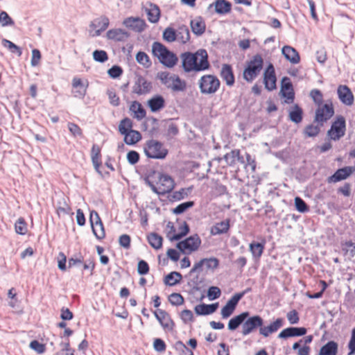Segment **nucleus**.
<instances>
[{"mask_svg":"<svg viewBox=\"0 0 355 355\" xmlns=\"http://www.w3.org/2000/svg\"><path fill=\"white\" fill-rule=\"evenodd\" d=\"M236 156H238V150H232L224 155V159L229 166H232L236 164Z\"/></svg>","mask_w":355,"mask_h":355,"instance_id":"3c124183","label":"nucleus"},{"mask_svg":"<svg viewBox=\"0 0 355 355\" xmlns=\"http://www.w3.org/2000/svg\"><path fill=\"white\" fill-rule=\"evenodd\" d=\"M154 315L164 329L167 331H172L173 329L174 322L166 311L162 309H158L154 311Z\"/></svg>","mask_w":355,"mask_h":355,"instance_id":"f8f14e48","label":"nucleus"},{"mask_svg":"<svg viewBox=\"0 0 355 355\" xmlns=\"http://www.w3.org/2000/svg\"><path fill=\"white\" fill-rule=\"evenodd\" d=\"M250 315L248 311H245L241 314L234 316L228 322V329L230 331L236 330L241 324H243L244 320Z\"/></svg>","mask_w":355,"mask_h":355,"instance_id":"c85d7f7f","label":"nucleus"},{"mask_svg":"<svg viewBox=\"0 0 355 355\" xmlns=\"http://www.w3.org/2000/svg\"><path fill=\"white\" fill-rule=\"evenodd\" d=\"M276 76L274 67L270 64L263 73V83L265 88L268 91H272L276 88Z\"/></svg>","mask_w":355,"mask_h":355,"instance_id":"9b49d317","label":"nucleus"},{"mask_svg":"<svg viewBox=\"0 0 355 355\" xmlns=\"http://www.w3.org/2000/svg\"><path fill=\"white\" fill-rule=\"evenodd\" d=\"M147 104L151 112H157L165 107V100L161 95H155L150 98Z\"/></svg>","mask_w":355,"mask_h":355,"instance_id":"a878e982","label":"nucleus"},{"mask_svg":"<svg viewBox=\"0 0 355 355\" xmlns=\"http://www.w3.org/2000/svg\"><path fill=\"white\" fill-rule=\"evenodd\" d=\"M295 206L296 209L301 212L305 213L309 211V207L306 203L300 197H295Z\"/></svg>","mask_w":355,"mask_h":355,"instance_id":"13d9d810","label":"nucleus"},{"mask_svg":"<svg viewBox=\"0 0 355 355\" xmlns=\"http://www.w3.org/2000/svg\"><path fill=\"white\" fill-rule=\"evenodd\" d=\"M334 114V109L331 102L319 105L315 110L314 121L317 122L320 126H322L324 123L330 119Z\"/></svg>","mask_w":355,"mask_h":355,"instance_id":"6e6552de","label":"nucleus"},{"mask_svg":"<svg viewBox=\"0 0 355 355\" xmlns=\"http://www.w3.org/2000/svg\"><path fill=\"white\" fill-rule=\"evenodd\" d=\"M108 75L112 78H117L123 73V69L117 65L112 66L107 71Z\"/></svg>","mask_w":355,"mask_h":355,"instance_id":"69168bd1","label":"nucleus"},{"mask_svg":"<svg viewBox=\"0 0 355 355\" xmlns=\"http://www.w3.org/2000/svg\"><path fill=\"white\" fill-rule=\"evenodd\" d=\"M0 24L2 26H13L15 24L14 21L5 11L0 12Z\"/></svg>","mask_w":355,"mask_h":355,"instance_id":"4d7b16f0","label":"nucleus"},{"mask_svg":"<svg viewBox=\"0 0 355 355\" xmlns=\"http://www.w3.org/2000/svg\"><path fill=\"white\" fill-rule=\"evenodd\" d=\"M61 350L54 355H74V349L70 347L69 340L67 339L65 342L60 343Z\"/></svg>","mask_w":355,"mask_h":355,"instance_id":"37998d69","label":"nucleus"},{"mask_svg":"<svg viewBox=\"0 0 355 355\" xmlns=\"http://www.w3.org/2000/svg\"><path fill=\"white\" fill-rule=\"evenodd\" d=\"M72 86L74 88H78L75 92L74 96L82 98L86 94V87L84 86L81 79L74 78L72 81Z\"/></svg>","mask_w":355,"mask_h":355,"instance_id":"4c0bfd02","label":"nucleus"},{"mask_svg":"<svg viewBox=\"0 0 355 355\" xmlns=\"http://www.w3.org/2000/svg\"><path fill=\"white\" fill-rule=\"evenodd\" d=\"M220 76L223 80L225 81L227 85L232 86L234 85V76L231 65L227 64H223L220 71Z\"/></svg>","mask_w":355,"mask_h":355,"instance_id":"bb28decb","label":"nucleus"},{"mask_svg":"<svg viewBox=\"0 0 355 355\" xmlns=\"http://www.w3.org/2000/svg\"><path fill=\"white\" fill-rule=\"evenodd\" d=\"M89 220L93 234L97 239H103L105 234L103 223L97 211L93 210L90 212Z\"/></svg>","mask_w":355,"mask_h":355,"instance_id":"9d476101","label":"nucleus"},{"mask_svg":"<svg viewBox=\"0 0 355 355\" xmlns=\"http://www.w3.org/2000/svg\"><path fill=\"white\" fill-rule=\"evenodd\" d=\"M338 351V343L334 340H331L327 342L320 349L318 355H337Z\"/></svg>","mask_w":355,"mask_h":355,"instance_id":"7c9ffc66","label":"nucleus"},{"mask_svg":"<svg viewBox=\"0 0 355 355\" xmlns=\"http://www.w3.org/2000/svg\"><path fill=\"white\" fill-rule=\"evenodd\" d=\"M179 229L180 232L176 234H174L171 237L169 236V233L168 234V237H169V239L171 241H179L182 237L186 236L189 232V227L185 221L183 222V225L180 226Z\"/></svg>","mask_w":355,"mask_h":355,"instance_id":"a19ab883","label":"nucleus"},{"mask_svg":"<svg viewBox=\"0 0 355 355\" xmlns=\"http://www.w3.org/2000/svg\"><path fill=\"white\" fill-rule=\"evenodd\" d=\"M132 121L130 119L126 117L120 121L119 125V131L121 135L132 130Z\"/></svg>","mask_w":355,"mask_h":355,"instance_id":"79ce46f5","label":"nucleus"},{"mask_svg":"<svg viewBox=\"0 0 355 355\" xmlns=\"http://www.w3.org/2000/svg\"><path fill=\"white\" fill-rule=\"evenodd\" d=\"M230 219L216 223L210 229V234L211 235H219L227 233L230 230Z\"/></svg>","mask_w":355,"mask_h":355,"instance_id":"cd10ccee","label":"nucleus"},{"mask_svg":"<svg viewBox=\"0 0 355 355\" xmlns=\"http://www.w3.org/2000/svg\"><path fill=\"white\" fill-rule=\"evenodd\" d=\"M342 251L344 256L351 259L355 256V243L351 241L345 242L342 244Z\"/></svg>","mask_w":355,"mask_h":355,"instance_id":"c9c22d12","label":"nucleus"},{"mask_svg":"<svg viewBox=\"0 0 355 355\" xmlns=\"http://www.w3.org/2000/svg\"><path fill=\"white\" fill-rule=\"evenodd\" d=\"M218 306V303L211 304H201L196 306L194 310L198 315H206L214 313Z\"/></svg>","mask_w":355,"mask_h":355,"instance_id":"c756f323","label":"nucleus"},{"mask_svg":"<svg viewBox=\"0 0 355 355\" xmlns=\"http://www.w3.org/2000/svg\"><path fill=\"white\" fill-rule=\"evenodd\" d=\"M337 93L338 98L345 105L350 106L354 103V95L347 86H338Z\"/></svg>","mask_w":355,"mask_h":355,"instance_id":"dca6fc26","label":"nucleus"},{"mask_svg":"<svg viewBox=\"0 0 355 355\" xmlns=\"http://www.w3.org/2000/svg\"><path fill=\"white\" fill-rule=\"evenodd\" d=\"M163 38L168 42H172L176 40L177 34L173 28L168 27L163 32Z\"/></svg>","mask_w":355,"mask_h":355,"instance_id":"603ef678","label":"nucleus"},{"mask_svg":"<svg viewBox=\"0 0 355 355\" xmlns=\"http://www.w3.org/2000/svg\"><path fill=\"white\" fill-rule=\"evenodd\" d=\"M346 123L343 116H338L332 123L331 128L327 131V136L330 139L338 141L345 134Z\"/></svg>","mask_w":355,"mask_h":355,"instance_id":"423d86ee","label":"nucleus"},{"mask_svg":"<svg viewBox=\"0 0 355 355\" xmlns=\"http://www.w3.org/2000/svg\"><path fill=\"white\" fill-rule=\"evenodd\" d=\"M144 150L147 157L155 159H164L168 153L164 144L155 139L148 140L144 144Z\"/></svg>","mask_w":355,"mask_h":355,"instance_id":"20e7f679","label":"nucleus"},{"mask_svg":"<svg viewBox=\"0 0 355 355\" xmlns=\"http://www.w3.org/2000/svg\"><path fill=\"white\" fill-rule=\"evenodd\" d=\"M282 53L285 58L292 64H297L300 61L298 52L291 46H284L282 49Z\"/></svg>","mask_w":355,"mask_h":355,"instance_id":"393cba45","label":"nucleus"},{"mask_svg":"<svg viewBox=\"0 0 355 355\" xmlns=\"http://www.w3.org/2000/svg\"><path fill=\"white\" fill-rule=\"evenodd\" d=\"M29 346L32 349H33L38 354H42L46 350L45 345L44 344L40 343L36 340L31 341Z\"/></svg>","mask_w":355,"mask_h":355,"instance_id":"0e129e2a","label":"nucleus"},{"mask_svg":"<svg viewBox=\"0 0 355 355\" xmlns=\"http://www.w3.org/2000/svg\"><path fill=\"white\" fill-rule=\"evenodd\" d=\"M263 324V318L258 315L253 316H248L243 322L242 324V334L247 336L253 332L257 328H261V326Z\"/></svg>","mask_w":355,"mask_h":355,"instance_id":"1a4fd4ad","label":"nucleus"},{"mask_svg":"<svg viewBox=\"0 0 355 355\" xmlns=\"http://www.w3.org/2000/svg\"><path fill=\"white\" fill-rule=\"evenodd\" d=\"M175 347L180 352V355H193V352L180 340L175 343Z\"/></svg>","mask_w":355,"mask_h":355,"instance_id":"bf43d9fd","label":"nucleus"},{"mask_svg":"<svg viewBox=\"0 0 355 355\" xmlns=\"http://www.w3.org/2000/svg\"><path fill=\"white\" fill-rule=\"evenodd\" d=\"M182 275L178 272H171L164 277V284L172 286L180 282Z\"/></svg>","mask_w":355,"mask_h":355,"instance_id":"e433bc0d","label":"nucleus"},{"mask_svg":"<svg viewBox=\"0 0 355 355\" xmlns=\"http://www.w3.org/2000/svg\"><path fill=\"white\" fill-rule=\"evenodd\" d=\"M354 169L351 166H345L342 168L338 169L334 175L328 178L329 182H337L347 178L353 172Z\"/></svg>","mask_w":355,"mask_h":355,"instance_id":"aec40b11","label":"nucleus"},{"mask_svg":"<svg viewBox=\"0 0 355 355\" xmlns=\"http://www.w3.org/2000/svg\"><path fill=\"white\" fill-rule=\"evenodd\" d=\"M220 85L219 79L211 74L202 76L198 81L200 91L203 94H215L219 89Z\"/></svg>","mask_w":355,"mask_h":355,"instance_id":"39448f33","label":"nucleus"},{"mask_svg":"<svg viewBox=\"0 0 355 355\" xmlns=\"http://www.w3.org/2000/svg\"><path fill=\"white\" fill-rule=\"evenodd\" d=\"M310 96L312 98L314 103L318 106L322 105L323 96L319 89H312L310 92Z\"/></svg>","mask_w":355,"mask_h":355,"instance_id":"6e6d98bb","label":"nucleus"},{"mask_svg":"<svg viewBox=\"0 0 355 355\" xmlns=\"http://www.w3.org/2000/svg\"><path fill=\"white\" fill-rule=\"evenodd\" d=\"M239 297H234V295L227 301L226 304L221 309V315L223 318H229L235 310L238 303Z\"/></svg>","mask_w":355,"mask_h":355,"instance_id":"b1692460","label":"nucleus"},{"mask_svg":"<svg viewBox=\"0 0 355 355\" xmlns=\"http://www.w3.org/2000/svg\"><path fill=\"white\" fill-rule=\"evenodd\" d=\"M205 266L207 269H216L219 265V260L215 257L205 258Z\"/></svg>","mask_w":355,"mask_h":355,"instance_id":"680f3d73","label":"nucleus"},{"mask_svg":"<svg viewBox=\"0 0 355 355\" xmlns=\"http://www.w3.org/2000/svg\"><path fill=\"white\" fill-rule=\"evenodd\" d=\"M263 245L259 243H252L250 244V250L254 257H260L263 253Z\"/></svg>","mask_w":355,"mask_h":355,"instance_id":"de8ad7c7","label":"nucleus"},{"mask_svg":"<svg viewBox=\"0 0 355 355\" xmlns=\"http://www.w3.org/2000/svg\"><path fill=\"white\" fill-rule=\"evenodd\" d=\"M320 132V127L313 124L309 125L305 128L304 133L307 137H315Z\"/></svg>","mask_w":355,"mask_h":355,"instance_id":"052dcab7","label":"nucleus"},{"mask_svg":"<svg viewBox=\"0 0 355 355\" xmlns=\"http://www.w3.org/2000/svg\"><path fill=\"white\" fill-rule=\"evenodd\" d=\"M168 300L172 305L180 306L183 304L184 300L180 293H173L168 296Z\"/></svg>","mask_w":355,"mask_h":355,"instance_id":"864d4df0","label":"nucleus"},{"mask_svg":"<svg viewBox=\"0 0 355 355\" xmlns=\"http://www.w3.org/2000/svg\"><path fill=\"white\" fill-rule=\"evenodd\" d=\"M151 88V83L147 81L145 78L139 76L137 77L132 87V92L138 95H143L149 93Z\"/></svg>","mask_w":355,"mask_h":355,"instance_id":"4468645a","label":"nucleus"},{"mask_svg":"<svg viewBox=\"0 0 355 355\" xmlns=\"http://www.w3.org/2000/svg\"><path fill=\"white\" fill-rule=\"evenodd\" d=\"M148 241L152 248L158 250L162 246L163 239L157 233H150L148 236Z\"/></svg>","mask_w":355,"mask_h":355,"instance_id":"ea45409f","label":"nucleus"},{"mask_svg":"<svg viewBox=\"0 0 355 355\" xmlns=\"http://www.w3.org/2000/svg\"><path fill=\"white\" fill-rule=\"evenodd\" d=\"M152 53L157 57L159 61L164 66L171 68L173 67L178 58L175 53L169 51L164 44L160 42H155L152 45Z\"/></svg>","mask_w":355,"mask_h":355,"instance_id":"f03ea898","label":"nucleus"},{"mask_svg":"<svg viewBox=\"0 0 355 355\" xmlns=\"http://www.w3.org/2000/svg\"><path fill=\"white\" fill-rule=\"evenodd\" d=\"M214 6L215 12L219 15H225L230 12L232 3L227 0H216L209 5V8Z\"/></svg>","mask_w":355,"mask_h":355,"instance_id":"5701e85b","label":"nucleus"},{"mask_svg":"<svg viewBox=\"0 0 355 355\" xmlns=\"http://www.w3.org/2000/svg\"><path fill=\"white\" fill-rule=\"evenodd\" d=\"M305 327H288L283 329L278 335V338L286 339L290 337L302 336L306 334Z\"/></svg>","mask_w":355,"mask_h":355,"instance_id":"6ab92c4d","label":"nucleus"},{"mask_svg":"<svg viewBox=\"0 0 355 355\" xmlns=\"http://www.w3.org/2000/svg\"><path fill=\"white\" fill-rule=\"evenodd\" d=\"M93 58L96 62L103 63L108 60V55L103 50H95L93 52Z\"/></svg>","mask_w":355,"mask_h":355,"instance_id":"8fccbe9b","label":"nucleus"},{"mask_svg":"<svg viewBox=\"0 0 355 355\" xmlns=\"http://www.w3.org/2000/svg\"><path fill=\"white\" fill-rule=\"evenodd\" d=\"M15 231L17 234L24 235L27 232L26 224L24 218H20L17 220L15 225Z\"/></svg>","mask_w":355,"mask_h":355,"instance_id":"5fc2aeb1","label":"nucleus"},{"mask_svg":"<svg viewBox=\"0 0 355 355\" xmlns=\"http://www.w3.org/2000/svg\"><path fill=\"white\" fill-rule=\"evenodd\" d=\"M110 24V20L106 16L102 15L94 21L89 25V27L95 31L92 36H98L102 32L105 31Z\"/></svg>","mask_w":355,"mask_h":355,"instance_id":"ddd939ff","label":"nucleus"},{"mask_svg":"<svg viewBox=\"0 0 355 355\" xmlns=\"http://www.w3.org/2000/svg\"><path fill=\"white\" fill-rule=\"evenodd\" d=\"M157 77L163 85L167 87L171 79L172 78V74L166 71H162L157 73Z\"/></svg>","mask_w":355,"mask_h":355,"instance_id":"e2e57ef3","label":"nucleus"},{"mask_svg":"<svg viewBox=\"0 0 355 355\" xmlns=\"http://www.w3.org/2000/svg\"><path fill=\"white\" fill-rule=\"evenodd\" d=\"M263 60L261 55L257 54L246 63L243 72V78L248 83H252L260 73L263 69Z\"/></svg>","mask_w":355,"mask_h":355,"instance_id":"7ed1b4c3","label":"nucleus"},{"mask_svg":"<svg viewBox=\"0 0 355 355\" xmlns=\"http://www.w3.org/2000/svg\"><path fill=\"white\" fill-rule=\"evenodd\" d=\"M302 110L297 105H295L293 109L289 112V119L291 121L299 123L302 120Z\"/></svg>","mask_w":355,"mask_h":355,"instance_id":"58836bf2","label":"nucleus"},{"mask_svg":"<svg viewBox=\"0 0 355 355\" xmlns=\"http://www.w3.org/2000/svg\"><path fill=\"white\" fill-rule=\"evenodd\" d=\"M157 184L159 186V193H162V196L171 192L175 186L173 178L168 175L164 174L159 176V181Z\"/></svg>","mask_w":355,"mask_h":355,"instance_id":"2eb2a0df","label":"nucleus"},{"mask_svg":"<svg viewBox=\"0 0 355 355\" xmlns=\"http://www.w3.org/2000/svg\"><path fill=\"white\" fill-rule=\"evenodd\" d=\"M182 67L185 73L201 71L210 67L208 54L206 50L199 49L196 53L184 52L181 53Z\"/></svg>","mask_w":355,"mask_h":355,"instance_id":"f257e3e1","label":"nucleus"},{"mask_svg":"<svg viewBox=\"0 0 355 355\" xmlns=\"http://www.w3.org/2000/svg\"><path fill=\"white\" fill-rule=\"evenodd\" d=\"M176 34L178 39L183 43L187 42L190 39L189 31L186 26H180Z\"/></svg>","mask_w":355,"mask_h":355,"instance_id":"49530a36","label":"nucleus"},{"mask_svg":"<svg viewBox=\"0 0 355 355\" xmlns=\"http://www.w3.org/2000/svg\"><path fill=\"white\" fill-rule=\"evenodd\" d=\"M201 244V240L197 235H193L176 244V248L184 254L196 251Z\"/></svg>","mask_w":355,"mask_h":355,"instance_id":"0eeeda50","label":"nucleus"},{"mask_svg":"<svg viewBox=\"0 0 355 355\" xmlns=\"http://www.w3.org/2000/svg\"><path fill=\"white\" fill-rule=\"evenodd\" d=\"M191 31L196 35H201L205 31V23L202 17H198L190 22Z\"/></svg>","mask_w":355,"mask_h":355,"instance_id":"2f4dec72","label":"nucleus"},{"mask_svg":"<svg viewBox=\"0 0 355 355\" xmlns=\"http://www.w3.org/2000/svg\"><path fill=\"white\" fill-rule=\"evenodd\" d=\"M221 295L220 289L217 286H211L207 291V296L210 300L218 299Z\"/></svg>","mask_w":355,"mask_h":355,"instance_id":"338daca9","label":"nucleus"},{"mask_svg":"<svg viewBox=\"0 0 355 355\" xmlns=\"http://www.w3.org/2000/svg\"><path fill=\"white\" fill-rule=\"evenodd\" d=\"M130 110L134 112V117L137 120H141L146 116V110L143 108L141 104L137 101L132 102Z\"/></svg>","mask_w":355,"mask_h":355,"instance_id":"f704fd0d","label":"nucleus"},{"mask_svg":"<svg viewBox=\"0 0 355 355\" xmlns=\"http://www.w3.org/2000/svg\"><path fill=\"white\" fill-rule=\"evenodd\" d=\"M2 44L4 47L8 48L10 51L12 53H17L18 56H21L22 54V51L20 47L15 44L11 41L3 39L2 40Z\"/></svg>","mask_w":355,"mask_h":355,"instance_id":"a18cd8bd","label":"nucleus"},{"mask_svg":"<svg viewBox=\"0 0 355 355\" xmlns=\"http://www.w3.org/2000/svg\"><path fill=\"white\" fill-rule=\"evenodd\" d=\"M123 24L135 32L141 33L146 27L145 21L139 17H128L124 19Z\"/></svg>","mask_w":355,"mask_h":355,"instance_id":"a211bd4d","label":"nucleus"},{"mask_svg":"<svg viewBox=\"0 0 355 355\" xmlns=\"http://www.w3.org/2000/svg\"><path fill=\"white\" fill-rule=\"evenodd\" d=\"M106 35L107 39L116 42H124L130 37V34L121 28L110 29L107 32Z\"/></svg>","mask_w":355,"mask_h":355,"instance_id":"4be33fe9","label":"nucleus"},{"mask_svg":"<svg viewBox=\"0 0 355 355\" xmlns=\"http://www.w3.org/2000/svg\"><path fill=\"white\" fill-rule=\"evenodd\" d=\"M166 87L175 92H184L187 89V83L178 75L172 74V78Z\"/></svg>","mask_w":355,"mask_h":355,"instance_id":"412c9836","label":"nucleus"},{"mask_svg":"<svg viewBox=\"0 0 355 355\" xmlns=\"http://www.w3.org/2000/svg\"><path fill=\"white\" fill-rule=\"evenodd\" d=\"M122 135H124V141L128 145H134L141 139V133L135 130H132Z\"/></svg>","mask_w":355,"mask_h":355,"instance_id":"72a5a7b5","label":"nucleus"},{"mask_svg":"<svg viewBox=\"0 0 355 355\" xmlns=\"http://www.w3.org/2000/svg\"><path fill=\"white\" fill-rule=\"evenodd\" d=\"M194 205V202L188 201L178 205L173 211L175 214H181Z\"/></svg>","mask_w":355,"mask_h":355,"instance_id":"09e8293b","label":"nucleus"},{"mask_svg":"<svg viewBox=\"0 0 355 355\" xmlns=\"http://www.w3.org/2000/svg\"><path fill=\"white\" fill-rule=\"evenodd\" d=\"M136 60L145 68H148L151 66V61L148 55L145 52H138L136 55Z\"/></svg>","mask_w":355,"mask_h":355,"instance_id":"c03bdc74","label":"nucleus"},{"mask_svg":"<svg viewBox=\"0 0 355 355\" xmlns=\"http://www.w3.org/2000/svg\"><path fill=\"white\" fill-rule=\"evenodd\" d=\"M283 324L284 319L279 318L268 326H261V328L259 329V332L263 337H268L270 334H273L277 331V330L280 329Z\"/></svg>","mask_w":355,"mask_h":355,"instance_id":"f3484780","label":"nucleus"},{"mask_svg":"<svg viewBox=\"0 0 355 355\" xmlns=\"http://www.w3.org/2000/svg\"><path fill=\"white\" fill-rule=\"evenodd\" d=\"M348 349L349 352L347 355H354L355 354V327L352 331L351 338L348 343Z\"/></svg>","mask_w":355,"mask_h":355,"instance_id":"774afa93","label":"nucleus"},{"mask_svg":"<svg viewBox=\"0 0 355 355\" xmlns=\"http://www.w3.org/2000/svg\"><path fill=\"white\" fill-rule=\"evenodd\" d=\"M148 19L151 23H156L159 19L160 10L157 6L149 3V7L146 8Z\"/></svg>","mask_w":355,"mask_h":355,"instance_id":"473e14b6","label":"nucleus"}]
</instances>
